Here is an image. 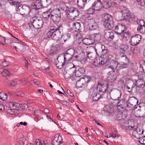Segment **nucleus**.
<instances>
[{
	"label": "nucleus",
	"mask_w": 145,
	"mask_h": 145,
	"mask_svg": "<svg viewBox=\"0 0 145 145\" xmlns=\"http://www.w3.org/2000/svg\"><path fill=\"white\" fill-rule=\"evenodd\" d=\"M47 35L49 38L56 40H60L62 44L65 42L67 40L63 38V31L62 25H60L58 28L54 26H51Z\"/></svg>",
	"instance_id": "1"
},
{
	"label": "nucleus",
	"mask_w": 145,
	"mask_h": 145,
	"mask_svg": "<svg viewBox=\"0 0 145 145\" xmlns=\"http://www.w3.org/2000/svg\"><path fill=\"white\" fill-rule=\"evenodd\" d=\"M104 15V18L103 20V24L106 29L111 30L114 26L113 18L108 14H106Z\"/></svg>",
	"instance_id": "2"
},
{
	"label": "nucleus",
	"mask_w": 145,
	"mask_h": 145,
	"mask_svg": "<svg viewBox=\"0 0 145 145\" xmlns=\"http://www.w3.org/2000/svg\"><path fill=\"white\" fill-rule=\"evenodd\" d=\"M30 21L35 28L38 29L43 25V22L42 18L40 17H34L30 19Z\"/></svg>",
	"instance_id": "3"
},
{
	"label": "nucleus",
	"mask_w": 145,
	"mask_h": 145,
	"mask_svg": "<svg viewBox=\"0 0 145 145\" xmlns=\"http://www.w3.org/2000/svg\"><path fill=\"white\" fill-rule=\"evenodd\" d=\"M51 18L54 23H58L61 18V13L60 10L56 8L54 9L50 12Z\"/></svg>",
	"instance_id": "4"
},
{
	"label": "nucleus",
	"mask_w": 145,
	"mask_h": 145,
	"mask_svg": "<svg viewBox=\"0 0 145 145\" xmlns=\"http://www.w3.org/2000/svg\"><path fill=\"white\" fill-rule=\"evenodd\" d=\"M109 94L111 99L115 101L120 100L121 95V91L117 89H111Z\"/></svg>",
	"instance_id": "5"
},
{
	"label": "nucleus",
	"mask_w": 145,
	"mask_h": 145,
	"mask_svg": "<svg viewBox=\"0 0 145 145\" xmlns=\"http://www.w3.org/2000/svg\"><path fill=\"white\" fill-rule=\"evenodd\" d=\"M74 50L71 48L68 50L63 55L64 59L66 62L72 60L73 56L74 54Z\"/></svg>",
	"instance_id": "6"
},
{
	"label": "nucleus",
	"mask_w": 145,
	"mask_h": 145,
	"mask_svg": "<svg viewBox=\"0 0 145 145\" xmlns=\"http://www.w3.org/2000/svg\"><path fill=\"white\" fill-rule=\"evenodd\" d=\"M90 80L87 77L80 79L77 81L76 83V87L77 88L82 87L86 85Z\"/></svg>",
	"instance_id": "7"
},
{
	"label": "nucleus",
	"mask_w": 145,
	"mask_h": 145,
	"mask_svg": "<svg viewBox=\"0 0 145 145\" xmlns=\"http://www.w3.org/2000/svg\"><path fill=\"white\" fill-rule=\"evenodd\" d=\"M121 12L123 16V20L128 22L132 21L135 18V16L133 15H131L128 10H121Z\"/></svg>",
	"instance_id": "8"
},
{
	"label": "nucleus",
	"mask_w": 145,
	"mask_h": 145,
	"mask_svg": "<svg viewBox=\"0 0 145 145\" xmlns=\"http://www.w3.org/2000/svg\"><path fill=\"white\" fill-rule=\"evenodd\" d=\"M137 99L134 97H130L127 101L126 106L127 107L132 108L135 106L136 104L138 103Z\"/></svg>",
	"instance_id": "9"
},
{
	"label": "nucleus",
	"mask_w": 145,
	"mask_h": 145,
	"mask_svg": "<svg viewBox=\"0 0 145 145\" xmlns=\"http://www.w3.org/2000/svg\"><path fill=\"white\" fill-rule=\"evenodd\" d=\"M89 1L93 2L92 5L93 9L95 10H99L102 7V4L100 0H90Z\"/></svg>",
	"instance_id": "10"
},
{
	"label": "nucleus",
	"mask_w": 145,
	"mask_h": 145,
	"mask_svg": "<svg viewBox=\"0 0 145 145\" xmlns=\"http://www.w3.org/2000/svg\"><path fill=\"white\" fill-rule=\"evenodd\" d=\"M141 38V36L139 35H136L131 38V45L135 46L138 44Z\"/></svg>",
	"instance_id": "11"
},
{
	"label": "nucleus",
	"mask_w": 145,
	"mask_h": 145,
	"mask_svg": "<svg viewBox=\"0 0 145 145\" xmlns=\"http://www.w3.org/2000/svg\"><path fill=\"white\" fill-rule=\"evenodd\" d=\"M62 139L61 136L56 134L55 135L54 138L52 140V144L53 145H59L62 143Z\"/></svg>",
	"instance_id": "12"
},
{
	"label": "nucleus",
	"mask_w": 145,
	"mask_h": 145,
	"mask_svg": "<svg viewBox=\"0 0 145 145\" xmlns=\"http://www.w3.org/2000/svg\"><path fill=\"white\" fill-rule=\"evenodd\" d=\"M126 31L125 25L122 24L116 25L115 28V32L116 33L121 34L125 31Z\"/></svg>",
	"instance_id": "13"
},
{
	"label": "nucleus",
	"mask_w": 145,
	"mask_h": 145,
	"mask_svg": "<svg viewBox=\"0 0 145 145\" xmlns=\"http://www.w3.org/2000/svg\"><path fill=\"white\" fill-rule=\"evenodd\" d=\"M114 104H113V106L116 105L121 107L122 108L127 107L126 105L127 104V101H126L125 99L124 98L122 99L121 100H118L116 101V102H113Z\"/></svg>",
	"instance_id": "14"
},
{
	"label": "nucleus",
	"mask_w": 145,
	"mask_h": 145,
	"mask_svg": "<svg viewBox=\"0 0 145 145\" xmlns=\"http://www.w3.org/2000/svg\"><path fill=\"white\" fill-rule=\"evenodd\" d=\"M108 74L109 76L107 78L108 80L110 82H112L116 79L117 75L115 71H109Z\"/></svg>",
	"instance_id": "15"
},
{
	"label": "nucleus",
	"mask_w": 145,
	"mask_h": 145,
	"mask_svg": "<svg viewBox=\"0 0 145 145\" xmlns=\"http://www.w3.org/2000/svg\"><path fill=\"white\" fill-rule=\"evenodd\" d=\"M88 26L90 30H93L97 29L98 27L97 24L93 19H91L88 20Z\"/></svg>",
	"instance_id": "16"
},
{
	"label": "nucleus",
	"mask_w": 145,
	"mask_h": 145,
	"mask_svg": "<svg viewBox=\"0 0 145 145\" xmlns=\"http://www.w3.org/2000/svg\"><path fill=\"white\" fill-rule=\"evenodd\" d=\"M105 63L101 57H98L94 59L93 65L95 66L99 67Z\"/></svg>",
	"instance_id": "17"
},
{
	"label": "nucleus",
	"mask_w": 145,
	"mask_h": 145,
	"mask_svg": "<svg viewBox=\"0 0 145 145\" xmlns=\"http://www.w3.org/2000/svg\"><path fill=\"white\" fill-rule=\"evenodd\" d=\"M57 61H56V65L59 69L61 68L64 66L66 62L63 59V58L58 57L57 59Z\"/></svg>",
	"instance_id": "18"
},
{
	"label": "nucleus",
	"mask_w": 145,
	"mask_h": 145,
	"mask_svg": "<svg viewBox=\"0 0 145 145\" xmlns=\"http://www.w3.org/2000/svg\"><path fill=\"white\" fill-rule=\"evenodd\" d=\"M70 13L69 15H71L73 17V19H75L76 17H77L79 15V12L78 10L76 8H73L69 10Z\"/></svg>",
	"instance_id": "19"
},
{
	"label": "nucleus",
	"mask_w": 145,
	"mask_h": 145,
	"mask_svg": "<svg viewBox=\"0 0 145 145\" xmlns=\"http://www.w3.org/2000/svg\"><path fill=\"white\" fill-rule=\"evenodd\" d=\"M120 59V63L121 65L125 66L127 65L129 62V60L127 59L124 53H123V55L121 56Z\"/></svg>",
	"instance_id": "20"
},
{
	"label": "nucleus",
	"mask_w": 145,
	"mask_h": 145,
	"mask_svg": "<svg viewBox=\"0 0 145 145\" xmlns=\"http://www.w3.org/2000/svg\"><path fill=\"white\" fill-rule=\"evenodd\" d=\"M127 116V112L126 111L123 112H119L117 115V119L118 120H124Z\"/></svg>",
	"instance_id": "21"
},
{
	"label": "nucleus",
	"mask_w": 145,
	"mask_h": 145,
	"mask_svg": "<svg viewBox=\"0 0 145 145\" xmlns=\"http://www.w3.org/2000/svg\"><path fill=\"white\" fill-rule=\"evenodd\" d=\"M101 33H94L93 34H91L90 35V37L94 41H98L101 39Z\"/></svg>",
	"instance_id": "22"
},
{
	"label": "nucleus",
	"mask_w": 145,
	"mask_h": 145,
	"mask_svg": "<svg viewBox=\"0 0 145 145\" xmlns=\"http://www.w3.org/2000/svg\"><path fill=\"white\" fill-rule=\"evenodd\" d=\"M81 40L83 42V43L86 45H90L93 44L95 42L90 37L89 38H85L83 40L81 39Z\"/></svg>",
	"instance_id": "23"
},
{
	"label": "nucleus",
	"mask_w": 145,
	"mask_h": 145,
	"mask_svg": "<svg viewBox=\"0 0 145 145\" xmlns=\"http://www.w3.org/2000/svg\"><path fill=\"white\" fill-rule=\"evenodd\" d=\"M104 37L106 39L111 41L114 37V33L111 32L106 33L104 35Z\"/></svg>",
	"instance_id": "24"
},
{
	"label": "nucleus",
	"mask_w": 145,
	"mask_h": 145,
	"mask_svg": "<svg viewBox=\"0 0 145 145\" xmlns=\"http://www.w3.org/2000/svg\"><path fill=\"white\" fill-rule=\"evenodd\" d=\"M87 0H77V5L80 8H83L87 3Z\"/></svg>",
	"instance_id": "25"
},
{
	"label": "nucleus",
	"mask_w": 145,
	"mask_h": 145,
	"mask_svg": "<svg viewBox=\"0 0 145 145\" xmlns=\"http://www.w3.org/2000/svg\"><path fill=\"white\" fill-rule=\"evenodd\" d=\"M84 69L83 67L79 68L76 71L75 73V76L80 77L85 72Z\"/></svg>",
	"instance_id": "26"
},
{
	"label": "nucleus",
	"mask_w": 145,
	"mask_h": 145,
	"mask_svg": "<svg viewBox=\"0 0 145 145\" xmlns=\"http://www.w3.org/2000/svg\"><path fill=\"white\" fill-rule=\"evenodd\" d=\"M118 65V63L117 61H112L111 62L110 65L108 67V69H112V71H115L114 70L117 67Z\"/></svg>",
	"instance_id": "27"
},
{
	"label": "nucleus",
	"mask_w": 145,
	"mask_h": 145,
	"mask_svg": "<svg viewBox=\"0 0 145 145\" xmlns=\"http://www.w3.org/2000/svg\"><path fill=\"white\" fill-rule=\"evenodd\" d=\"M107 86L106 85L102 84H98L97 89H99V91L103 93L105 92L107 90Z\"/></svg>",
	"instance_id": "28"
},
{
	"label": "nucleus",
	"mask_w": 145,
	"mask_h": 145,
	"mask_svg": "<svg viewBox=\"0 0 145 145\" xmlns=\"http://www.w3.org/2000/svg\"><path fill=\"white\" fill-rule=\"evenodd\" d=\"M129 48L128 46L126 44H121L119 46V49L120 51L123 53L124 52H126Z\"/></svg>",
	"instance_id": "29"
},
{
	"label": "nucleus",
	"mask_w": 145,
	"mask_h": 145,
	"mask_svg": "<svg viewBox=\"0 0 145 145\" xmlns=\"http://www.w3.org/2000/svg\"><path fill=\"white\" fill-rule=\"evenodd\" d=\"M104 7H105L106 8H108L110 7L115 5L116 3L115 2H112L110 1H105L104 2Z\"/></svg>",
	"instance_id": "30"
},
{
	"label": "nucleus",
	"mask_w": 145,
	"mask_h": 145,
	"mask_svg": "<svg viewBox=\"0 0 145 145\" xmlns=\"http://www.w3.org/2000/svg\"><path fill=\"white\" fill-rule=\"evenodd\" d=\"M22 45L18 41L12 42L11 44V46L14 48L16 50L18 49H19L20 47H22Z\"/></svg>",
	"instance_id": "31"
},
{
	"label": "nucleus",
	"mask_w": 145,
	"mask_h": 145,
	"mask_svg": "<svg viewBox=\"0 0 145 145\" xmlns=\"http://www.w3.org/2000/svg\"><path fill=\"white\" fill-rule=\"evenodd\" d=\"M41 5L40 0H37L35 2L34 5L33 6V8L37 10L42 7Z\"/></svg>",
	"instance_id": "32"
},
{
	"label": "nucleus",
	"mask_w": 145,
	"mask_h": 145,
	"mask_svg": "<svg viewBox=\"0 0 145 145\" xmlns=\"http://www.w3.org/2000/svg\"><path fill=\"white\" fill-rule=\"evenodd\" d=\"M72 25L74 31H78L79 30L80 27V24L78 22H74L73 24Z\"/></svg>",
	"instance_id": "33"
},
{
	"label": "nucleus",
	"mask_w": 145,
	"mask_h": 145,
	"mask_svg": "<svg viewBox=\"0 0 145 145\" xmlns=\"http://www.w3.org/2000/svg\"><path fill=\"white\" fill-rule=\"evenodd\" d=\"M12 109L17 111H20L21 109V106L19 103H15L12 104Z\"/></svg>",
	"instance_id": "34"
},
{
	"label": "nucleus",
	"mask_w": 145,
	"mask_h": 145,
	"mask_svg": "<svg viewBox=\"0 0 145 145\" xmlns=\"http://www.w3.org/2000/svg\"><path fill=\"white\" fill-rule=\"evenodd\" d=\"M99 47L102 49V54L103 56L106 55L107 54L108 50L107 49H105V46L103 45L99 44Z\"/></svg>",
	"instance_id": "35"
},
{
	"label": "nucleus",
	"mask_w": 145,
	"mask_h": 145,
	"mask_svg": "<svg viewBox=\"0 0 145 145\" xmlns=\"http://www.w3.org/2000/svg\"><path fill=\"white\" fill-rule=\"evenodd\" d=\"M35 142L37 145H48L47 143L45 142L44 140H40L39 139L36 140Z\"/></svg>",
	"instance_id": "36"
},
{
	"label": "nucleus",
	"mask_w": 145,
	"mask_h": 145,
	"mask_svg": "<svg viewBox=\"0 0 145 145\" xmlns=\"http://www.w3.org/2000/svg\"><path fill=\"white\" fill-rule=\"evenodd\" d=\"M50 9H49V11H47L44 12L42 14L43 17L45 18H51V15L50 14Z\"/></svg>",
	"instance_id": "37"
},
{
	"label": "nucleus",
	"mask_w": 145,
	"mask_h": 145,
	"mask_svg": "<svg viewBox=\"0 0 145 145\" xmlns=\"http://www.w3.org/2000/svg\"><path fill=\"white\" fill-rule=\"evenodd\" d=\"M137 30L140 33H145V25L138 26L137 27Z\"/></svg>",
	"instance_id": "38"
},
{
	"label": "nucleus",
	"mask_w": 145,
	"mask_h": 145,
	"mask_svg": "<svg viewBox=\"0 0 145 145\" xmlns=\"http://www.w3.org/2000/svg\"><path fill=\"white\" fill-rule=\"evenodd\" d=\"M40 1L42 7H46L49 5L48 0H40Z\"/></svg>",
	"instance_id": "39"
},
{
	"label": "nucleus",
	"mask_w": 145,
	"mask_h": 145,
	"mask_svg": "<svg viewBox=\"0 0 145 145\" xmlns=\"http://www.w3.org/2000/svg\"><path fill=\"white\" fill-rule=\"evenodd\" d=\"M26 140L24 136L22 137H20L19 139L18 142L20 145H24V142Z\"/></svg>",
	"instance_id": "40"
},
{
	"label": "nucleus",
	"mask_w": 145,
	"mask_h": 145,
	"mask_svg": "<svg viewBox=\"0 0 145 145\" xmlns=\"http://www.w3.org/2000/svg\"><path fill=\"white\" fill-rule=\"evenodd\" d=\"M64 76L65 79H68L69 78H71L72 80H73V78H74V77H73V76H71V74H69L68 72H66L65 73L64 72Z\"/></svg>",
	"instance_id": "41"
},
{
	"label": "nucleus",
	"mask_w": 145,
	"mask_h": 145,
	"mask_svg": "<svg viewBox=\"0 0 145 145\" xmlns=\"http://www.w3.org/2000/svg\"><path fill=\"white\" fill-rule=\"evenodd\" d=\"M0 99L3 101L6 100L7 99V94L4 93H0Z\"/></svg>",
	"instance_id": "42"
},
{
	"label": "nucleus",
	"mask_w": 145,
	"mask_h": 145,
	"mask_svg": "<svg viewBox=\"0 0 145 145\" xmlns=\"http://www.w3.org/2000/svg\"><path fill=\"white\" fill-rule=\"evenodd\" d=\"M121 34L123 37V38H125V39H127V38L129 37V33L128 31H125Z\"/></svg>",
	"instance_id": "43"
},
{
	"label": "nucleus",
	"mask_w": 145,
	"mask_h": 145,
	"mask_svg": "<svg viewBox=\"0 0 145 145\" xmlns=\"http://www.w3.org/2000/svg\"><path fill=\"white\" fill-rule=\"evenodd\" d=\"M101 97L100 95L98 93H94L93 96V100L96 101L98 100Z\"/></svg>",
	"instance_id": "44"
},
{
	"label": "nucleus",
	"mask_w": 145,
	"mask_h": 145,
	"mask_svg": "<svg viewBox=\"0 0 145 145\" xmlns=\"http://www.w3.org/2000/svg\"><path fill=\"white\" fill-rule=\"evenodd\" d=\"M132 134L133 136L135 138H138V137L140 135V133H138L137 131H136V129H135L132 133Z\"/></svg>",
	"instance_id": "45"
},
{
	"label": "nucleus",
	"mask_w": 145,
	"mask_h": 145,
	"mask_svg": "<svg viewBox=\"0 0 145 145\" xmlns=\"http://www.w3.org/2000/svg\"><path fill=\"white\" fill-rule=\"evenodd\" d=\"M21 105V110H29V107L28 105L27 104H24Z\"/></svg>",
	"instance_id": "46"
},
{
	"label": "nucleus",
	"mask_w": 145,
	"mask_h": 145,
	"mask_svg": "<svg viewBox=\"0 0 145 145\" xmlns=\"http://www.w3.org/2000/svg\"><path fill=\"white\" fill-rule=\"evenodd\" d=\"M1 74L4 76H9L10 75L9 71L6 69H4Z\"/></svg>",
	"instance_id": "47"
},
{
	"label": "nucleus",
	"mask_w": 145,
	"mask_h": 145,
	"mask_svg": "<svg viewBox=\"0 0 145 145\" xmlns=\"http://www.w3.org/2000/svg\"><path fill=\"white\" fill-rule=\"evenodd\" d=\"M137 23L139 25V26L145 25V22L142 20H138L137 21Z\"/></svg>",
	"instance_id": "48"
},
{
	"label": "nucleus",
	"mask_w": 145,
	"mask_h": 145,
	"mask_svg": "<svg viewBox=\"0 0 145 145\" xmlns=\"http://www.w3.org/2000/svg\"><path fill=\"white\" fill-rule=\"evenodd\" d=\"M111 108L109 105L106 106L104 108V110L105 112H110Z\"/></svg>",
	"instance_id": "49"
},
{
	"label": "nucleus",
	"mask_w": 145,
	"mask_h": 145,
	"mask_svg": "<svg viewBox=\"0 0 145 145\" xmlns=\"http://www.w3.org/2000/svg\"><path fill=\"white\" fill-rule=\"evenodd\" d=\"M19 5H20V4H19V3H18V2H13V3H12V5H16V9L18 11V9L19 10V11H20V9L19 8V7H21V6L20 5L19 6Z\"/></svg>",
	"instance_id": "50"
},
{
	"label": "nucleus",
	"mask_w": 145,
	"mask_h": 145,
	"mask_svg": "<svg viewBox=\"0 0 145 145\" xmlns=\"http://www.w3.org/2000/svg\"><path fill=\"white\" fill-rule=\"evenodd\" d=\"M59 49L60 47L59 44H57L55 46H52V50H55L56 51L58 50Z\"/></svg>",
	"instance_id": "51"
},
{
	"label": "nucleus",
	"mask_w": 145,
	"mask_h": 145,
	"mask_svg": "<svg viewBox=\"0 0 145 145\" xmlns=\"http://www.w3.org/2000/svg\"><path fill=\"white\" fill-rule=\"evenodd\" d=\"M144 0H136L138 4L141 5V6H142L144 5L145 2Z\"/></svg>",
	"instance_id": "52"
},
{
	"label": "nucleus",
	"mask_w": 145,
	"mask_h": 145,
	"mask_svg": "<svg viewBox=\"0 0 145 145\" xmlns=\"http://www.w3.org/2000/svg\"><path fill=\"white\" fill-rule=\"evenodd\" d=\"M71 37V35L70 34L67 33L65 35H63V38L65 39H67V40L69 39Z\"/></svg>",
	"instance_id": "53"
},
{
	"label": "nucleus",
	"mask_w": 145,
	"mask_h": 145,
	"mask_svg": "<svg viewBox=\"0 0 145 145\" xmlns=\"http://www.w3.org/2000/svg\"><path fill=\"white\" fill-rule=\"evenodd\" d=\"M8 83L12 86H14L17 84V83L13 80L9 81Z\"/></svg>",
	"instance_id": "54"
},
{
	"label": "nucleus",
	"mask_w": 145,
	"mask_h": 145,
	"mask_svg": "<svg viewBox=\"0 0 145 145\" xmlns=\"http://www.w3.org/2000/svg\"><path fill=\"white\" fill-rule=\"evenodd\" d=\"M3 39L5 42L6 44H11L12 42V41L9 39H5V37H3Z\"/></svg>",
	"instance_id": "55"
},
{
	"label": "nucleus",
	"mask_w": 145,
	"mask_h": 145,
	"mask_svg": "<svg viewBox=\"0 0 145 145\" xmlns=\"http://www.w3.org/2000/svg\"><path fill=\"white\" fill-rule=\"evenodd\" d=\"M14 110L12 108V109H9L7 110V111L8 113L10 114L13 115L15 113Z\"/></svg>",
	"instance_id": "56"
},
{
	"label": "nucleus",
	"mask_w": 145,
	"mask_h": 145,
	"mask_svg": "<svg viewBox=\"0 0 145 145\" xmlns=\"http://www.w3.org/2000/svg\"><path fill=\"white\" fill-rule=\"evenodd\" d=\"M79 56L77 55H75V53L74 52V55L72 58V61L73 60H77L79 59Z\"/></svg>",
	"instance_id": "57"
},
{
	"label": "nucleus",
	"mask_w": 145,
	"mask_h": 145,
	"mask_svg": "<svg viewBox=\"0 0 145 145\" xmlns=\"http://www.w3.org/2000/svg\"><path fill=\"white\" fill-rule=\"evenodd\" d=\"M22 82L21 83L24 82V85H25L27 84L28 83V81L26 80V79L25 78H24L21 79L20 80Z\"/></svg>",
	"instance_id": "58"
},
{
	"label": "nucleus",
	"mask_w": 145,
	"mask_h": 145,
	"mask_svg": "<svg viewBox=\"0 0 145 145\" xmlns=\"http://www.w3.org/2000/svg\"><path fill=\"white\" fill-rule=\"evenodd\" d=\"M136 131H137L138 133H140V135H142L143 133V131L142 130V131H141V129L140 128H139L138 127H137L136 129Z\"/></svg>",
	"instance_id": "59"
},
{
	"label": "nucleus",
	"mask_w": 145,
	"mask_h": 145,
	"mask_svg": "<svg viewBox=\"0 0 145 145\" xmlns=\"http://www.w3.org/2000/svg\"><path fill=\"white\" fill-rule=\"evenodd\" d=\"M67 93L71 97H73L74 95L71 92L69 89H67Z\"/></svg>",
	"instance_id": "60"
},
{
	"label": "nucleus",
	"mask_w": 145,
	"mask_h": 145,
	"mask_svg": "<svg viewBox=\"0 0 145 145\" xmlns=\"http://www.w3.org/2000/svg\"><path fill=\"white\" fill-rule=\"evenodd\" d=\"M91 53H89L87 54V59H91V58H92V57L91 55Z\"/></svg>",
	"instance_id": "61"
},
{
	"label": "nucleus",
	"mask_w": 145,
	"mask_h": 145,
	"mask_svg": "<svg viewBox=\"0 0 145 145\" xmlns=\"http://www.w3.org/2000/svg\"><path fill=\"white\" fill-rule=\"evenodd\" d=\"M33 82L36 85H39L40 82L39 81H37V80L34 79L33 80Z\"/></svg>",
	"instance_id": "62"
},
{
	"label": "nucleus",
	"mask_w": 145,
	"mask_h": 145,
	"mask_svg": "<svg viewBox=\"0 0 145 145\" xmlns=\"http://www.w3.org/2000/svg\"><path fill=\"white\" fill-rule=\"evenodd\" d=\"M4 107L3 105L2 104H0V110L2 111L4 110Z\"/></svg>",
	"instance_id": "63"
},
{
	"label": "nucleus",
	"mask_w": 145,
	"mask_h": 145,
	"mask_svg": "<svg viewBox=\"0 0 145 145\" xmlns=\"http://www.w3.org/2000/svg\"><path fill=\"white\" fill-rule=\"evenodd\" d=\"M7 61L5 60L2 63V65L4 66H7L8 65V64L7 63Z\"/></svg>",
	"instance_id": "64"
}]
</instances>
